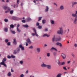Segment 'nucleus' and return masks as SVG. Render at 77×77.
I'll return each mask as SVG.
<instances>
[{
  "label": "nucleus",
  "mask_w": 77,
  "mask_h": 77,
  "mask_svg": "<svg viewBox=\"0 0 77 77\" xmlns=\"http://www.w3.org/2000/svg\"><path fill=\"white\" fill-rule=\"evenodd\" d=\"M19 48H20L22 50H24V48L23 46H22V45H19Z\"/></svg>",
  "instance_id": "obj_10"
},
{
  "label": "nucleus",
  "mask_w": 77,
  "mask_h": 77,
  "mask_svg": "<svg viewBox=\"0 0 77 77\" xmlns=\"http://www.w3.org/2000/svg\"><path fill=\"white\" fill-rule=\"evenodd\" d=\"M51 23L52 24H54V21L53 20H51L50 21Z\"/></svg>",
  "instance_id": "obj_22"
},
{
  "label": "nucleus",
  "mask_w": 77,
  "mask_h": 77,
  "mask_svg": "<svg viewBox=\"0 0 77 77\" xmlns=\"http://www.w3.org/2000/svg\"><path fill=\"white\" fill-rule=\"evenodd\" d=\"M9 12L8 11V10L5 11V13H8V12Z\"/></svg>",
  "instance_id": "obj_61"
},
{
  "label": "nucleus",
  "mask_w": 77,
  "mask_h": 77,
  "mask_svg": "<svg viewBox=\"0 0 77 77\" xmlns=\"http://www.w3.org/2000/svg\"><path fill=\"white\" fill-rule=\"evenodd\" d=\"M10 13L11 14H12L14 13V11L11 10L10 11Z\"/></svg>",
  "instance_id": "obj_34"
},
{
  "label": "nucleus",
  "mask_w": 77,
  "mask_h": 77,
  "mask_svg": "<svg viewBox=\"0 0 77 77\" xmlns=\"http://www.w3.org/2000/svg\"><path fill=\"white\" fill-rule=\"evenodd\" d=\"M42 18V17H39V21H41V19Z\"/></svg>",
  "instance_id": "obj_42"
},
{
  "label": "nucleus",
  "mask_w": 77,
  "mask_h": 77,
  "mask_svg": "<svg viewBox=\"0 0 77 77\" xmlns=\"http://www.w3.org/2000/svg\"><path fill=\"white\" fill-rule=\"evenodd\" d=\"M11 72H14V70L12 68L11 69Z\"/></svg>",
  "instance_id": "obj_59"
},
{
  "label": "nucleus",
  "mask_w": 77,
  "mask_h": 77,
  "mask_svg": "<svg viewBox=\"0 0 77 77\" xmlns=\"http://www.w3.org/2000/svg\"><path fill=\"white\" fill-rule=\"evenodd\" d=\"M60 10H63L64 9V7L63 5H61L60 6Z\"/></svg>",
  "instance_id": "obj_14"
},
{
  "label": "nucleus",
  "mask_w": 77,
  "mask_h": 77,
  "mask_svg": "<svg viewBox=\"0 0 77 77\" xmlns=\"http://www.w3.org/2000/svg\"><path fill=\"white\" fill-rule=\"evenodd\" d=\"M39 29H42V26H41L40 25H39Z\"/></svg>",
  "instance_id": "obj_51"
},
{
  "label": "nucleus",
  "mask_w": 77,
  "mask_h": 77,
  "mask_svg": "<svg viewBox=\"0 0 77 77\" xmlns=\"http://www.w3.org/2000/svg\"><path fill=\"white\" fill-rule=\"evenodd\" d=\"M51 50H54L56 51H57V49L53 47L51 48Z\"/></svg>",
  "instance_id": "obj_17"
},
{
  "label": "nucleus",
  "mask_w": 77,
  "mask_h": 77,
  "mask_svg": "<svg viewBox=\"0 0 77 77\" xmlns=\"http://www.w3.org/2000/svg\"><path fill=\"white\" fill-rule=\"evenodd\" d=\"M61 56L63 59H65L66 57V54L64 53H62Z\"/></svg>",
  "instance_id": "obj_6"
},
{
  "label": "nucleus",
  "mask_w": 77,
  "mask_h": 77,
  "mask_svg": "<svg viewBox=\"0 0 77 77\" xmlns=\"http://www.w3.org/2000/svg\"><path fill=\"white\" fill-rule=\"evenodd\" d=\"M20 77H23L24 75H23V74H22L21 75H20Z\"/></svg>",
  "instance_id": "obj_55"
},
{
  "label": "nucleus",
  "mask_w": 77,
  "mask_h": 77,
  "mask_svg": "<svg viewBox=\"0 0 77 77\" xmlns=\"http://www.w3.org/2000/svg\"><path fill=\"white\" fill-rule=\"evenodd\" d=\"M7 57L8 58V59H11V56H9V55H8L7 56Z\"/></svg>",
  "instance_id": "obj_50"
},
{
  "label": "nucleus",
  "mask_w": 77,
  "mask_h": 77,
  "mask_svg": "<svg viewBox=\"0 0 77 77\" xmlns=\"http://www.w3.org/2000/svg\"><path fill=\"white\" fill-rule=\"evenodd\" d=\"M20 26V24H18L17 26V29L19 28L18 27H19Z\"/></svg>",
  "instance_id": "obj_39"
},
{
  "label": "nucleus",
  "mask_w": 77,
  "mask_h": 77,
  "mask_svg": "<svg viewBox=\"0 0 77 77\" xmlns=\"http://www.w3.org/2000/svg\"><path fill=\"white\" fill-rule=\"evenodd\" d=\"M77 11H75V14L72 13V17H75L73 23L75 24H77Z\"/></svg>",
  "instance_id": "obj_1"
},
{
  "label": "nucleus",
  "mask_w": 77,
  "mask_h": 77,
  "mask_svg": "<svg viewBox=\"0 0 77 77\" xmlns=\"http://www.w3.org/2000/svg\"><path fill=\"white\" fill-rule=\"evenodd\" d=\"M11 57L12 58H15V56L12 55L11 56Z\"/></svg>",
  "instance_id": "obj_47"
},
{
  "label": "nucleus",
  "mask_w": 77,
  "mask_h": 77,
  "mask_svg": "<svg viewBox=\"0 0 77 77\" xmlns=\"http://www.w3.org/2000/svg\"><path fill=\"white\" fill-rule=\"evenodd\" d=\"M61 37L60 36L58 37L57 38H55V40L56 41H61Z\"/></svg>",
  "instance_id": "obj_7"
},
{
  "label": "nucleus",
  "mask_w": 77,
  "mask_h": 77,
  "mask_svg": "<svg viewBox=\"0 0 77 77\" xmlns=\"http://www.w3.org/2000/svg\"><path fill=\"white\" fill-rule=\"evenodd\" d=\"M50 35H48L47 34H44L43 35V37H45V36H47V37H50Z\"/></svg>",
  "instance_id": "obj_13"
},
{
  "label": "nucleus",
  "mask_w": 77,
  "mask_h": 77,
  "mask_svg": "<svg viewBox=\"0 0 77 77\" xmlns=\"http://www.w3.org/2000/svg\"><path fill=\"white\" fill-rule=\"evenodd\" d=\"M28 45V44L27 43H26V46H27Z\"/></svg>",
  "instance_id": "obj_64"
},
{
  "label": "nucleus",
  "mask_w": 77,
  "mask_h": 77,
  "mask_svg": "<svg viewBox=\"0 0 77 77\" xmlns=\"http://www.w3.org/2000/svg\"><path fill=\"white\" fill-rule=\"evenodd\" d=\"M57 45H59L60 47H62V44L61 43L57 42L56 43Z\"/></svg>",
  "instance_id": "obj_11"
},
{
  "label": "nucleus",
  "mask_w": 77,
  "mask_h": 77,
  "mask_svg": "<svg viewBox=\"0 0 77 77\" xmlns=\"http://www.w3.org/2000/svg\"><path fill=\"white\" fill-rule=\"evenodd\" d=\"M41 66L42 67H46L47 66V64H45L44 63H43L42 64H41Z\"/></svg>",
  "instance_id": "obj_15"
},
{
  "label": "nucleus",
  "mask_w": 77,
  "mask_h": 77,
  "mask_svg": "<svg viewBox=\"0 0 77 77\" xmlns=\"http://www.w3.org/2000/svg\"><path fill=\"white\" fill-rule=\"evenodd\" d=\"M8 28H5L4 30L5 32H8Z\"/></svg>",
  "instance_id": "obj_27"
},
{
  "label": "nucleus",
  "mask_w": 77,
  "mask_h": 77,
  "mask_svg": "<svg viewBox=\"0 0 77 77\" xmlns=\"http://www.w3.org/2000/svg\"><path fill=\"white\" fill-rule=\"evenodd\" d=\"M44 46L45 47H47V44H45L44 45Z\"/></svg>",
  "instance_id": "obj_60"
},
{
  "label": "nucleus",
  "mask_w": 77,
  "mask_h": 77,
  "mask_svg": "<svg viewBox=\"0 0 77 77\" xmlns=\"http://www.w3.org/2000/svg\"><path fill=\"white\" fill-rule=\"evenodd\" d=\"M26 41L28 44H31V41H30V39L29 38H28L27 39Z\"/></svg>",
  "instance_id": "obj_16"
},
{
  "label": "nucleus",
  "mask_w": 77,
  "mask_h": 77,
  "mask_svg": "<svg viewBox=\"0 0 77 77\" xmlns=\"http://www.w3.org/2000/svg\"><path fill=\"white\" fill-rule=\"evenodd\" d=\"M17 31L18 32H21V30L19 29V28H17Z\"/></svg>",
  "instance_id": "obj_37"
},
{
  "label": "nucleus",
  "mask_w": 77,
  "mask_h": 77,
  "mask_svg": "<svg viewBox=\"0 0 77 77\" xmlns=\"http://www.w3.org/2000/svg\"><path fill=\"white\" fill-rule=\"evenodd\" d=\"M74 46L75 47V48L77 47V43H75L74 45Z\"/></svg>",
  "instance_id": "obj_41"
},
{
  "label": "nucleus",
  "mask_w": 77,
  "mask_h": 77,
  "mask_svg": "<svg viewBox=\"0 0 77 77\" xmlns=\"http://www.w3.org/2000/svg\"><path fill=\"white\" fill-rule=\"evenodd\" d=\"M8 76H11V72L8 73Z\"/></svg>",
  "instance_id": "obj_38"
},
{
  "label": "nucleus",
  "mask_w": 77,
  "mask_h": 77,
  "mask_svg": "<svg viewBox=\"0 0 77 77\" xmlns=\"http://www.w3.org/2000/svg\"><path fill=\"white\" fill-rule=\"evenodd\" d=\"M61 75H62V74L59 73L57 75L56 77H61Z\"/></svg>",
  "instance_id": "obj_20"
},
{
  "label": "nucleus",
  "mask_w": 77,
  "mask_h": 77,
  "mask_svg": "<svg viewBox=\"0 0 77 77\" xmlns=\"http://www.w3.org/2000/svg\"><path fill=\"white\" fill-rule=\"evenodd\" d=\"M65 62H61V64H60V66L61 65H63L65 64Z\"/></svg>",
  "instance_id": "obj_28"
},
{
  "label": "nucleus",
  "mask_w": 77,
  "mask_h": 77,
  "mask_svg": "<svg viewBox=\"0 0 77 77\" xmlns=\"http://www.w3.org/2000/svg\"><path fill=\"white\" fill-rule=\"evenodd\" d=\"M7 11H10L11 10V8H10L8 7H7Z\"/></svg>",
  "instance_id": "obj_33"
},
{
  "label": "nucleus",
  "mask_w": 77,
  "mask_h": 77,
  "mask_svg": "<svg viewBox=\"0 0 77 77\" xmlns=\"http://www.w3.org/2000/svg\"><path fill=\"white\" fill-rule=\"evenodd\" d=\"M61 63V62H60L59 61L58 62V64L59 66H60Z\"/></svg>",
  "instance_id": "obj_46"
},
{
  "label": "nucleus",
  "mask_w": 77,
  "mask_h": 77,
  "mask_svg": "<svg viewBox=\"0 0 77 77\" xmlns=\"http://www.w3.org/2000/svg\"><path fill=\"white\" fill-rule=\"evenodd\" d=\"M56 54H57V52H53V55L54 56H56Z\"/></svg>",
  "instance_id": "obj_30"
},
{
  "label": "nucleus",
  "mask_w": 77,
  "mask_h": 77,
  "mask_svg": "<svg viewBox=\"0 0 77 77\" xmlns=\"http://www.w3.org/2000/svg\"><path fill=\"white\" fill-rule=\"evenodd\" d=\"M6 58H3L2 62L0 63V65H4V66L5 67H7V66L6 65V64H5V62H6Z\"/></svg>",
  "instance_id": "obj_2"
},
{
  "label": "nucleus",
  "mask_w": 77,
  "mask_h": 77,
  "mask_svg": "<svg viewBox=\"0 0 77 77\" xmlns=\"http://www.w3.org/2000/svg\"><path fill=\"white\" fill-rule=\"evenodd\" d=\"M55 35H54L52 39V41L53 42H54L55 41Z\"/></svg>",
  "instance_id": "obj_21"
},
{
  "label": "nucleus",
  "mask_w": 77,
  "mask_h": 77,
  "mask_svg": "<svg viewBox=\"0 0 77 77\" xmlns=\"http://www.w3.org/2000/svg\"><path fill=\"white\" fill-rule=\"evenodd\" d=\"M19 2H20V0H17V3L19 4Z\"/></svg>",
  "instance_id": "obj_54"
},
{
  "label": "nucleus",
  "mask_w": 77,
  "mask_h": 77,
  "mask_svg": "<svg viewBox=\"0 0 77 77\" xmlns=\"http://www.w3.org/2000/svg\"><path fill=\"white\" fill-rule=\"evenodd\" d=\"M33 30H34V32H35V33H32V35L33 36H34L35 35H36V36H38V34H37V33H36V29H35V28H33Z\"/></svg>",
  "instance_id": "obj_4"
},
{
  "label": "nucleus",
  "mask_w": 77,
  "mask_h": 77,
  "mask_svg": "<svg viewBox=\"0 0 77 77\" xmlns=\"http://www.w3.org/2000/svg\"><path fill=\"white\" fill-rule=\"evenodd\" d=\"M37 52L39 53V48H37Z\"/></svg>",
  "instance_id": "obj_57"
},
{
  "label": "nucleus",
  "mask_w": 77,
  "mask_h": 77,
  "mask_svg": "<svg viewBox=\"0 0 77 77\" xmlns=\"http://www.w3.org/2000/svg\"><path fill=\"white\" fill-rule=\"evenodd\" d=\"M13 43L15 45H16L17 44V42H16V39L14 38V41L13 42Z\"/></svg>",
  "instance_id": "obj_19"
},
{
  "label": "nucleus",
  "mask_w": 77,
  "mask_h": 77,
  "mask_svg": "<svg viewBox=\"0 0 77 77\" xmlns=\"http://www.w3.org/2000/svg\"><path fill=\"white\" fill-rule=\"evenodd\" d=\"M20 51V48H17V51L15 50L14 51L13 54H17V53H19Z\"/></svg>",
  "instance_id": "obj_5"
},
{
  "label": "nucleus",
  "mask_w": 77,
  "mask_h": 77,
  "mask_svg": "<svg viewBox=\"0 0 77 77\" xmlns=\"http://www.w3.org/2000/svg\"><path fill=\"white\" fill-rule=\"evenodd\" d=\"M22 23H25V22H26V20H22Z\"/></svg>",
  "instance_id": "obj_56"
},
{
  "label": "nucleus",
  "mask_w": 77,
  "mask_h": 77,
  "mask_svg": "<svg viewBox=\"0 0 77 77\" xmlns=\"http://www.w3.org/2000/svg\"><path fill=\"white\" fill-rule=\"evenodd\" d=\"M14 25L13 24H11L10 25V30H12V29H14Z\"/></svg>",
  "instance_id": "obj_12"
},
{
  "label": "nucleus",
  "mask_w": 77,
  "mask_h": 77,
  "mask_svg": "<svg viewBox=\"0 0 77 77\" xmlns=\"http://www.w3.org/2000/svg\"><path fill=\"white\" fill-rule=\"evenodd\" d=\"M7 8H8V6H4L3 7V9H4V10H6V9H7Z\"/></svg>",
  "instance_id": "obj_26"
},
{
  "label": "nucleus",
  "mask_w": 77,
  "mask_h": 77,
  "mask_svg": "<svg viewBox=\"0 0 77 77\" xmlns=\"http://www.w3.org/2000/svg\"><path fill=\"white\" fill-rule=\"evenodd\" d=\"M7 45L8 46L10 45H11V43H10V42H8V43H7Z\"/></svg>",
  "instance_id": "obj_49"
},
{
  "label": "nucleus",
  "mask_w": 77,
  "mask_h": 77,
  "mask_svg": "<svg viewBox=\"0 0 77 77\" xmlns=\"http://www.w3.org/2000/svg\"><path fill=\"white\" fill-rule=\"evenodd\" d=\"M46 20H42V23L43 24H45V22Z\"/></svg>",
  "instance_id": "obj_32"
},
{
  "label": "nucleus",
  "mask_w": 77,
  "mask_h": 77,
  "mask_svg": "<svg viewBox=\"0 0 77 77\" xmlns=\"http://www.w3.org/2000/svg\"><path fill=\"white\" fill-rule=\"evenodd\" d=\"M28 72H29V71H28V70H27V71H26V74H27V73H28Z\"/></svg>",
  "instance_id": "obj_62"
},
{
  "label": "nucleus",
  "mask_w": 77,
  "mask_h": 77,
  "mask_svg": "<svg viewBox=\"0 0 77 77\" xmlns=\"http://www.w3.org/2000/svg\"><path fill=\"white\" fill-rule=\"evenodd\" d=\"M23 26L24 27H26V28H28V27H29V26H28V25L27 24L23 25Z\"/></svg>",
  "instance_id": "obj_25"
},
{
  "label": "nucleus",
  "mask_w": 77,
  "mask_h": 77,
  "mask_svg": "<svg viewBox=\"0 0 77 77\" xmlns=\"http://www.w3.org/2000/svg\"><path fill=\"white\" fill-rule=\"evenodd\" d=\"M16 6L17 8H18V5L17 4H14V8H15V7H16Z\"/></svg>",
  "instance_id": "obj_23"
},
{
  "label": "nucleus",
  "mask_w": 77,
  "mask_h": 77,
  "mask_svg": "<svg viewBox=\"0 0 77 77\" xmlns=\"http://www.w3.org/2000/svg\"><path fill=\"white\" fill-rule=\"evenodd\" d=\"M10 30L12 33H13V34H15V32L14 31H13L12 29Z\"/></svg>",
  "instance_id": "obj_24"
},
{
  "label": "nucleus",
  "mask_w": 77,
  "mask_h": 77,
  "mask_svg": "<svg viewBox=\"0 0 77 77\" xmlns=\"http://www.w3.org/2000/svg\"><path fill=\"white\" fill-rule=\"evenodd\" d=\"M47 56L48 57H50V53H47Z\"/></svg>",
  "instance_id": "obj_29"
},
{
  "label": "nucleus",
  "mask_w": 77,
  "mask_h": 77,
  "mask_svg": "<svg viewBox=\"0 0 77 77\" xmlns=\"http://www.w3.org/2000/svg\"><path fill=\"white\" fill-rule=\"evenodd\" d=\"M54 5H56V6H57V4H56V3H54Z\"/></svg>",
  "instance_id": "obj_58"
},
{
  "label": "nucleus",
  "mask_w": 77,
  "mask_h": 77,
  "mask_svg": "<svg viewBox=\"0 0 77 77\" xmlns=\"http://www.w3.org/2000/svg\"><path fill=\"white\" fill-rule=\"evenodd\" d=\"M48 11H49V7L48 6H46L45 10V12H48Z\"/></svg>",
  "instance_id": "obj_8"
},
{
  "label": "nucleus",
  "mask_w": 77,
  "mask_h": 77,
  "mask_svg": "<svg viewBox=\"0 0 77 77\" xmlns=\"http://www.w3.org/2000/svg\"><path fill=\"white\" fill-rule=\"evenodd\" d=\"M20 64H23V61L22 60L20 61Z\"/></svg>",
  "instance_id": "obj_43"
},
{
  "label": "nucleus",
  "mask_w": 77,
  "mask_h": 77,
  "mask_svg": "<svg viewBox=\"0 0 77 77\" xmlns=\"http://www.w3.org/2000/svg\"><path fill=\"white\" fill-rule=\"evenodd\" d=\"M36 26H38V29H39V23H38V22L37 23Z\"/></svg>",
  "instance_id": "obj_48"
},
{
  "label": "nucleus",
  "mask_w": 77,
  "mask_h": 77,
  "mask_svg": "<svg viewBox=\"0 0 77 77\" xmlns=\"http://www.w3.org/2000/svg\"><path fill=\"white\" fill-rule=\"evenodd\" d=\"M48 28H45V29L44 31L45 32H47V31H48Z\"/></svg>",
  "instance_id": "obj_40"
},
{
  "label": "nucleus",
  "mask_w": 77,
  "mask_h": 77,
  "mask_svg": "<svg viewBox=\"0 0 77 77\" xmlns=\"http://www.w3.org/2000/svg\"><path fill=\"white\" fill-rule=\"evenodd\" d=\"M8 41H9V40H8V39H6L5 40V42H6V43L8 42Z\"/></svg>",
  "instance_id": "obj_45"
},
{
  "label": "nucleus",
  "mask_w": 77,
  "mask_h": 77,
  "mask_svg": "<svg viewBox=\"0 0 77 77\" xmlns=\"http://www.w3.org/2000/svg\"><path fill=\"white\" fill-rule=\"evenodd\" d=\"M76 4H77V2H74L72 4V7H73V6H74V5H76Z\"/></svg>",
  "instance_id": "obj_31"
},
{
  "label": "nucleus",
  "mask_w": 77,
  "mask_h": 77,
  "mask_svg": "<svg viewBox=\"0 0 77 77\" xmlns=\"http://www.w3.org/2000/svg\"><path fill=\"white\" fill-rule=\"evenodd\" d=\"M46 67L47 68L49 69H51V66L50 65H47Z\"/></svg>",
  "instance_id": "obj_9"
},
{
  "label": "nucleus",
  "mask_w": 77,
  "mask_h": 77,
  "mask_svg": "<svg viewBox=\"0 0 77 77\" xmlns=\"http://www.w3.org/2000/svg\"><path fill=\"white\" fill-rule=\"evenodd\" d=\"M60 30H58L57 32V33L58 34H61V35H62L63 33V29L62 27H61L60 28Z\"/></svg>",
  "instance_id": "obj_3"
},
{
  "label": "nucleus",
  "mask_w": 77,
  "mask_h": 77,
  "mask_svg": "<svg viewBox=\"0 0 77 77\" xmlns=\"http://www.w3.org/2000/svg\"><path fill=\"white\" fill-rule=\"evenodd\" d=\"M72 56L73 57H75V56H74V54H73L72 53L71 54Z\"/></svg>",
  "instance_id": "obj_53"
},
{
  "label": "nucleus",
  "mask_w": 77,
  "mask_h": 77,
  "mask_svg": "<svg viewBox=\"0 0 77 77\" xmlns=\"http://www.w3.org/2000/svg\"><path fill=\"white\" fill-rule=\"evenodd\" d=\"M4 21H5V22H6V23H7V22H8V19H4Z\"/></svg>",
  "instance_id": "obj_35"
},
{
  "label": "nucleus",
  "mask_w": 77,
  "mask_h": 77,
  "mask_svg": "<svg viewBox=\"0 0 77 77\" xmlns=\"http://www.w3.org/2000/svg\"><path fill=\"white\" fill-rule=\"evenodd\" d=\"M12 18L13 20H17L18 19L17 17H12Z\"/></svg>",
  "instance_id": "obj_18"
},
{
  "label": "nucleus",
  "mask_w": 77,
  "mask_h": 77,
  "mask_svg": "<svg viewBox=\"0 0 77 77\" xmlns=\"http://www.w3.org/2000/svg\"><path fill=\"white\" fill-rule=\"evenodd\" d=\"M63 69H64V70H67V69H66V67H63Z\"/></svg>",
  "instance_id": "obj_44"
},
{
  "label": "nucleus",
  "mask_w": 77,
  "mask_h": 77,
  "mask_svg": "<svg viewBox=\"0 0 77 77\" xmlns=\"http://www.w3.org/2000/svg\"><path fill=\"white\" fill-rule=\"evenodd\" d=\"M70 62H71L70 61H68L67 62V63H70Z\"/></svg>",
  "instance_id": "obj_63"
},
{
  "label": "nucleus",
  "mask_w": 77,
  "mask_h": 77,
  "mask_svg": "<svg viewBox=\"0 0 77 77\" xmlns=\"http://www.w3.org/2000/svg\"><path fill=\"white\" fill-rule=\"evenodd\" d=\"M31 20H32V19H31L30 17L28 18L27 19V21H31Z\"/></svg>",
  "instance_id": "obj_36"
},
{
  "label": "nucleus",
  "mask_w": 77,
  "mask_h": 77,
  "mask_svg": "<svg viewBox=\"0 0 77 77\" xmlns=\"http://www.w3.org/2000/svg\"><path fill=\"white\" fill-rule=\"evenodd\" d=\"M29 48H31V49H32V48H33V46H30L29 47Z\"/></svg>",
  "instance_id": "obj_52"
}]
</instances>
